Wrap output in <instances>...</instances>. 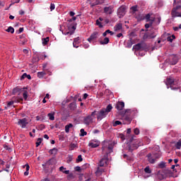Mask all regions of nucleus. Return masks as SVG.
<instances>
[{"instance_id": "48", "label": "nucleus", "mask_w": 181, "mask_h": 181, "mask_svg": "<svg viewBox=\"0 0 181 181\" xmlns=\"http://www.w3.org/2000/svg\"><path fill=\"white\" fill-rule=\"evenodd\" d=\"M27 74H28L24 73V74L21 76V80H25V78H27Z\"/></svg>"}, {"instance_id": "46", "label": "nucleus", "mask_w": 181, "mask_h": 181, "mask_svg": "<svg viewBox=\"0 0 181 181\" xmlns=\"http://www.w3.org/2000/svg\"><path fill=\"white\" fill-rule=\"evenodd\" d=\"M96 25L99 26V28H103V24L100 22V20H96Z\"/></svg>"}, {"instance_id": "52", "label": "nucleus", "mask_w": 181, "mask_h": 181, "mask_svg": "<svg viewBox=\"0 0 181 181\" xmlns=\"http://www.w3.org/2000/svg\"><path fill=\"white\" fill-rule=\"evenodd\" d=\"M87 97H88V94L84 93V94H83V100L87 99Z\"/></svg>"}, {"instance_id": "12", "label": "nucleus", "mask_w": 181, "mask_h": 181, "mask_svg": "<svg viewBox=\"0 0 181 181\" xmlns=\"http://www.w3.org/2000/svg\"><path fill=\"white\" fill-rule=\"evenodd\" d=\"M113 12H114L113 6H109L107 7L104 8V13H106V15H112Z\"/></svg>"}, {"instance_id": "47", "label": "nucleus", "mask_w": 181, "mask_h": 181, "mask_svg": "<svg viewBox=\"0 0 181 181\" xmlns=\"http://www.w3.org/2000/svg\"><path fill=\"white\" fill-rule=\"evenodd\" d=\"M74 175H73V173L68 174L67 179H74Z\"/></svg>"}, {"instance_id": "7", "label": "nucleus", "mask_w": 181, "mask_h": 181, "mask_svg": "<svg viewBox=\"0 0 181 181\" xmlns=\"http://www.w3.org/2000/svg\"><path fill=\"white\" fill-rule=\"evenodd\" d=\"M95 111L93 112L90 115H88L83 119V122L86 125H90L91 122H93V117L95 115Z\"/></svg>"}, {"instance_id": "37", "label": "nucleus", "mask_w": 181, "mask_h": 181, "mask_svg": "<svg viewBox=\"0 0 181 181\" xmlns=\"http://www.w3.org/2000/svg\"><path fill=\"white\" fill-rule=\"evenodd\" d=\"M28 93L27 92V90H23V97L25 101L26 100H28Z\"/></svg>"}, {"instance_id": "29", "label": "nucleus", "mask_w": 181, "mask_h": 181, "mask_svg": "<svg viewBox=\"0 0 181 181\" xmlns=\"http://www.w3.org/2000/svg\"><path fill=\"white\" fill-rule=\"evenodd\" d=\"M24 166L26 169V171L24 173V175L28 176L29 175V169H30V167L29 166V164H25Z\"/></svg>"}, {"instance_id": "51", "label": "nucleus", "mask_w": 181, "mask_h": 181, "mask_svg": "<svg viewBox=\"0 0 181 181\" xmlns=\"http://www.w3.org/2000/svg\"><path fill=\"white\" fill-rule=\"evenodd\" d=\"M177 64V59H175L173 62H171V64L173 66H175V64Z\"/></svg>"}, {"instance_id": "32", "label": "nucleus", "mask_w": 181, "mask_h": 181, "mask_svg": "<svg viewBox=\"0 0 181 181\" xmlns=\"http://www.w3.org/2000/svg\"><path fill=\"white\" fill-rule=\"evenodd\" d=\"M174 39H176V37L175 36V35H172V36L167 37L168 42H170L171 43L172 42H173Z\"/></svg>"}, {"instance_id": "23", "label": "nucleus", "mask_w": 181, "mask_h": 181, "mask_svg": "<svg viewBox=\"0 0 181 181\" xmlns=\"http://www.w3.org/2000/svg\"><path fill=\"white\" fill-rule=\"evenodd\" d=\"M122 29V23H117L114 27L115 32H118V30H121Z\"/></svg>"}, {"instance_id": "11", "label": "nucleus", "mask_w": 181, "mask_h": 181, "mask_svg": "<svg viewBox=\"0 0 181 181\" xmlns=\"http://www.w3.org/2000/svg\"><path fill=\"white\" fill-rule=\"evenodd\" d=\"M133 49L136 50V52H138L139 50H145V43H138L135 45H134Z\"/></svg>"}, {"instance_id": "14", "label": "nucleus", "mask_w": 181, "mask_h": 181, "mask_svg": "<svg viewBox=\"0 0 181 181\" xmlns=\"http://www.w3.org/2000/svg\"><path fill=\"white\" fill-rule=\"evenodd\" d=\"M165 84L167 86H170L171 88L173 89V85L175 84V79L173 77L167 78Z\"/></svg>"}, {"instance_id": "64", "label": "nucleus", "mask_w": 181, "mask_h": 181, "mask_svg": "<svg viewBox=\"0 0 181 181\" xmlns=\"http://www.w3.org/2000/svg\"><path fill=\"white\" fill-rule=\"evenodd\" d=\"M122 37V33H119L117 35V37Z\"/></svg>"}, {"instance_id": "1", "label": "nucleus", "mask_w": 181, "mask_h": 181, "mask_svg": "<svg viewBox=\"0 0 181 181\" xmlns=\"http://www.w3.org/2000/svg\"><path fill=\"white\" fill-rule=\"evenodd\" d=\"M138 114V110L136 109H127L124 112L122 119L124 124H131L132 121V117H135Z\"/></svg>"}, {"instance_id": "18", "label": "nucleus", "mask_w": 181, "mask_h": 181, "mask_svg": "<svg viewBox=\"0 0 181 181\" xmlns=\"http://www.w3.org/2000/svg\"><path fill=\"white\" fill-rule=\"evenodd\" d=\"M22 88H19V87H16L13 89V91H12V94L13 95L18 94L19 95V94H21V93H22Z\"/></svg>"}, {"instance_id": "22", "label": "nucleus", "mask_w": 181, "mask_h": 181, "mask_svg": "<svg viewBox=\"0 0 181 181\" xmlns=\"http://www.w3.org/2000/svg\"><path fill=\"white\" fill-rule=\"evenodd\" d=\"M172 15L174 18L179 17L181 18V13L176 12V9H173L172 10Z\"/></svg>"}, {"instance_id": "34", "label": "nucleus", "mask_w": 181, "mask_h": 181, "mask_svg": "<svg viewBox=\"0 0 181 181\" xmlns=\"http://www.w3.org/2000/svg\"><path fill=\"white\" fill-rule=\"evenodd\" d=\"M76 148H77V145L75 144H71L69 145V151H74V149H76Z\"/></svg>"}, {"instance_id": "42", "label": "nucleus", "mask_w": 181, "mask_h": 181, "mask_svg": "<svg viewBox=\"0 0 181 181\" xmlns=\"http://www.w3.org/2000/svg\"><path fill=\"white\" fill-rule=\"evenodd\" d=\"M132 12H136L138 11V6H133L131 7Z\"/></svg>"}, {"instance_id": "60", "label": "nucleus", "mask_w": 181, "mask_h": 181, "mask_svg": "<svg viewBox=\"0 0 181 181\" xmlns=\"http://www.w3.org/2000/svg\"><path fill=\"white\" fill-rule=\"evenodd\" d=\"M98 133H100V130L98 129L93 130V134H98Z\"/></svg>"}, {"instance_id": "38", "label": "nucleus", "mask_w": 181, "mask_h": 181, "mask_svg": "<svg viewBox=\"0 0 181 181\" xmlns=\"http://www.w3.org/2000/svg\"><path fill=\"white\" fill-rule=\"evenodd\" d=\"M6 32H8L10 33H13L15 32V29H13V27H8V29L6 30Z\"/></svg>"}, {"instance_id": "25", "label": "nucleus", "mask_w": 181, "mask_h": 181, "mask_svg": "<svg viewBox=\"0 0 181 181\" xmlns=\"http://www.w3.org/2000/svg\"><path fill=\"white\" fill-rule=\"evenodd\" d=\"M53 158L48 160L45 164H42V166H50V165H53Z\"/></svg>"}, {"instance_id": "41", "label": "nucleus", "mask_w": 181, "mask_h": 181, "mask_svg": "<svg viewBox=\"0 0 181 181\" xmlns=\"http://www.w3.org/2000/svg\"><path fill=\"white\" fill-rule=\"evenodd\" d=\"M80 162H83V157L81 155L78 156V158H76V163H78Z\"/></svg>"}, {"instance_id": "3", "label": "nucleus", "mask_w": 181, "mask_h": 181, "mask_svg": "<svg viewBox=\"0 0 181 181\" xmlns=\"http://www.w3.org/2000/svg\"><path fill=\"white\" fill-rule=\"evenodd\" d=\"M112 110V105L111 104H109L106 108H103L96 113L97 119L101 121V119L105 118V117L108 115L109 112H111Z\"/></svg>"}, {"instance_id": "5", "label": "nucleus", "mask_w": 181, "mask_h": 181, "mask_svg": "<svg viewBox=\"0 0 181 181\" xmlns=\"http://www.w3.org/2000/svg\"><path fill=\"white\" fill-rule=\"evenodd\" d=\"M23 101V98L22 97L19 96H14L12 98V100L7 103V106H6L4 108L5 110H8V108L12 107L15 103H21Z\"/></svg>"}, {"instance_id": "58", "label": "nucleus", "mask_w": 181, "mask_h": 181, "mask_svg": "<svg viewBox=\"0 0 181 181\" xmlns=\"http://www.w3.org/2000/svg\"><path fill=\"white\" fill-rule=\"evenodd\" d=\"M120 138H121V139H122V141H125V136L124 134H122L120 136Z\"/></svg>"}, {"instance_id": "16", "label": "nucleus", "mask_w": 181, "mask_h": 181, "mask_svg": "<svg viewBox=\"0 0 181 181\" xmlns=\"http://www.w3.org/2000/svg\"><path fill=\"white\" fill-rule=\"evenodd\" d=\"M151 13H148L145 16L144 19L146 20V22H151V23H153L155 22V17H151Z\"/></svg>"}, {"instance_id": "10", "label": "nucleus", "mask_w": 181, "mask_h": 181, "mask_svg": "<svg viewBox=\"0 0 181 181\" xmlns=\"http://www.w3.org/2000/svg\"><path fill=\"white\" fill-rule=\"evenodd\" d=\"M108 162V153H107L106 156L100 160L99 166H100V168H103V166H107Z\"/></svg>"}, {"instance_id": "36", "label": "nucleus", "mask_w": 181, "mask_h": 181, "mask_svg": "<svg viewBox=\"0 0 181 181\" xmlns=\"http://www.w3.org/2000/svg\"><path fill=\"white\" fill-rule=\"evenodd\" d=\"M176 149H180L181 148V139L175 144Z\"/></svg>"}, {"instance_id": "6", "label": "nucleus", "mask_w": 181, "mask_h": 181, "mask_svg": "<svg viewBox=\"0 0 181 181\" xmlns=\"http://www.w3.org/2000/svg\"><path fill=\"white\" fill-rule=\"evenodd\" d=\"M29 119L24 117L23 119H18L17 124L21 127V128L25 129L27 128L28 125H29Z\"/></svg>"}, {"instance_id": "56", "label": "nucleus", "mask_w": 181, "mask_h": 181, "mask_svg": "<svg viewBox=\"0 0 181 181\" xmlns=\"http://www.w3.org/2000/svg\"><path fill=\"white\" fill-rule=\"evenodd\" d=\"M69 15H70V16H74V15H76V13L73 11H70Z\"/></svg>"}, {"instance_id": "39", "label": "nucleus", "mask_w": 181, "mask_h": 181, "mask_svg": "<svg viewBox=\"0 0 181 181\" xmlns=\"http://www.w3.org/2000/svg\"><path fill=\"white\" fill-rule=\"evenodd\" d=\"M42 141H43V139H42V138L37 139V142H36L37 147L40 146V144H42Z\"/></svg>"}, {"instance_id": "54", "label": "nucleus", "mask_w": 181, "mask_h": 181, "mask_svg": "<svg viewBox=\"0 0 181 181\" xmlns=\"http://www.w3.org/2000/svg\"><path fill=\"white\" fill-rule=\"evenodd\" d=\"M0 165H5V161H4L2 159L0 158Z\"/></svg>"}, {"instance_id": "33", "label": "nucleus", "mask_w": 181, "mask_h": 181, "mask_svg": "<svg viewBox=\"0 0 181 181\" xmlns=\"http://www.w3.org/2000/svg\"><path fill=\"white\" fill-rule=\"evenodd\" d=\"M144 172L145 173H147V174L152 173V170H151V168H149V166H147L144 168Z\"/></svg>"}, {"instance_id": "57", "label": "nucleus", "mask_w": 181, "mask_h": 181, "mask_svg": "<svg viewBox=\"0 0 181 181\" xmlns=\"http://www.w3.org/2000/svg\"><path fill=\"white\" fill-rule=\"evenodd\" d=\"M19 15H25V11H23V10H21L19 11Z\"/></svg>"}, {"instance_id": "13", "label": "nucleus", "mask_w": 181, "mask_h": 181, "mask_svg": "<svg viewBox=\"0 0 181 181\" xmlns=\"http://www.w3.org/2000/svg\"><path fill=\"white\" fill-rule=\"evenodd\" d=\"M88 146H90V148H98V146H100V141L98 140H92L89 142Z\"/></svg>"}, {"instance_id": "21", "label": "nucleus", "mask_w": 181, "mask_h": 181, "mask_svg": "<svg viewBox=\"0 0 181 181\" xmlns=\"http://www.w3.org/2000/svg\"><path fill=\"white\" fill-rule=\"evenodd\" d=\"M59 172H62V173H64L65 175H69L70 173V170H66V168H64V166H61L59 168Z\"/></svg>"}, {"instance_id": "62", "label": "nucleus", "mask_w": 181, "mask_h": 181, "mask_svg": "<svg viewBox=\"0 0 181 181\" xmlns=\"http://www.w3.org/2000/svg\"><path fill=\"white\" fill-rule=\"evenodd\" d=\"M0 6H2V7L5 6V3L0 1Z\"/></svg>"}, {"instance_id": "55", "label": "nucleus", "mask_w": 181, "mask_h": 181, "mask_svg": "<svg viewBox=\"0 0 181 181\" xmlns=\"http://www.w3.org/2000/svg\"><path fill=\"white\" fill-rule=\"evenodd\" d=\"M76 172H80L81 170V168L79 166L76 167Z\"/></svg>"}, {"instance_id": "35", "label": "nucleus", "mask_w": 181, "mask_h": 181, "mask_svg": "<svg viewBox=\"0 0 181 181\" xmlns=\"http://www.w3.org/2000/svg\"><path fill=\"white\" fill-rule=\"evenodd\" d=\"M48 117L50 121H54V113H49Z\"/></svg>"}, {"instance_id": "27", "label": "nucleus", "mask_w": 181, "mask_h": 181, "mask_svg": "<svg viewBox=\"0 0 181 181\" xmlns=\"http://www.w3.org/2000/svg\"><path fill=\"white\" fill-rule=\"evenodd\" d=\"M49 37H47L45 38H42V42L43 46H46V45H47V43H49Z\"/></svg>"}, {"instance_id": "31", "label": "nucleus", "mask_w": 181, "mask_h": 181, "mask_svg": "<svg viewBox=\"0 0 181 181\" xmlns=\"http://www.w3.org/2000/svg\"><path fill=\"white\" fill-rule=\"evenodd\" d=\"M118 125H122V122L119 120L113 121L112 126L113 127H118Z\"/></svg>"}, {"instance_id": "4", "label": "nucleus", "mask_w": 181, "mask_h": 181, "mask_svg": "<svg viewBox=\"0 0 181 181\" xmlns=\"http://www.w3.org/2000/svg\"><path fill=\"white\" fill-rule=\"evenodd\" d=\"M160 158V154L159 153H148L147 155V160L149 163L153 164L158 159Z\"/></svg>"}, {"instance_id": "45", "label": "nucleus", "mask_w": 181, "mask_h": 181, "mask_svg": "<svg viewBox=\"0 0 181 181\" xmlns=\"http://www.w3.org/2000/svg\"><path fill=\"white\" fill-rule=\"evenodd\" d=\"M134 133L135 135H139L140 131L138 128H136V129H134Z\"/></svg>"}, {"instance_id": "30", "label": "nucleus", "mask_w": 181, "mask_h": 181, "mask_svg": "<svg viewBox=\"0 0 181 181\" xmlns=\"http://www.w3.org/2000/svg\"><path fill=\"white\" fill-rule=\"evenodd\" d=\"M46 76V72L45 71H40L37 73V77L38 78H43Z\"/></svg>"}, {"instance_id": "19", "label": "nucleus", "mask_w": 181, "mask_h": 181, "mask_svg": "<svg viewBox=\"0 0 181 181\" xmlns=\"http://www.w3.org/2000/svg\"><path fill=\"white\" fill-rule=\"evenodd\" d=\"M80 37H77L76 38L74 39V42H73V46L74 47H76V49H77L78 47V46H76V45H78V43H80Z\"/></svg>"}, {"instance_id": "40", "label": "nucleus", "mask_w": 181, "mask_h": 181, "mask_svg": "<svg viewBox=\"0 0 181 181\" xmlns=\"http://www.w3.org/2000/svg\"><path fill=\"white\" fill-rule=\"evenodd\" d=\"M80 132H81V136H86V135H87V133L84 130V129H81Z\"/></svg>"}, {"instance_id": "24", "label": "nucleus", "mask_w": 181, "mask_h": 181, "mask_svg": "<svg viewBox=\"0 0 181 181\" xmlns=\"http://www.w3.org/2000/svg\"><path fill=\"white\" fill-rule=\"evenodd\" d=\"M70 128H73V124L70 123L65 126V132L69 134L70 132Z\"/></svg>"}, {"instance_id": "61", "label": "nucleus", "mask_w": 181, "mask_h": 181, "mask_svg": "<svg viewBox=\"0 0 181 181\" xmlns=\"http://www.w3.org/2000/svg\"><path fill=\"white\" fill-rule=\"evenodd\" d=\"M18 32L19 33H22V32H23V28H20Z\"/></svg>"}, {"instance_id": "15", "label": "nucleus", "mask_w": 181, "mask_h": 181, "mask_svg": "<svg viewBox=\"0 0 181 181\" xmlns=\"http://www.w3.org/2000/svg\"><path fill=\"white\" fill-rule=\"evenodd\" d=\"M124 107H125V103L124 102L118 101L116 104L115 108L118 110V111H122V110H124Z\"/></svg>"}, {"instance_id": "9", "label": "nucleus", "mask_w": 181, "mask_h": 181, "mask_svg": "<svg viewBox=\"0 0 181 181\" xmlns=\"http://www.w3.org/2000/svg\"><path fill=\"white\" fill-rule=\"evenodd\" d=\"M126 11H127V7H125V6H120L117 9V16H119V18H124L126 13Z\"/></svg>"}, {"instance_id": "26", "label": "nucleus", "mask_w": 181, "mask_h": 181, "mask_svg": "<svg viewBox=\"0 0 181 181\" xmlns=\"http://www.w3.org/2000/svg\"><path fill=\"white\" fill-rule=\"evenodd\" d=\"M100 45H108L110 43V38L105 37L103 41L100 42Z\"/></svg>"}, {"instance_id": "53", "label": "nucleus", "mask_w": 181, "mask_h": 181, "mask_svg": "<svg viewBox=\"0 0 181 181\" xmlns=\"http://www.w3.org/2000/svg\"><path fill=\"white\" fill-rule=\"evenodd\" d=\"M5 149H6V151H12V148H11V147H8V146H6Z\"/></svg>"}, {"instance_id": "63", "label": "nucleus", "mask_w": 181, "mask_h": 181, "mask_svg": "<svg viewBox=\"0 0 181 181\" xmlns=\"http://www.w3.org/2000/svg\"><path fill=\"white\" fill-rule=\"evenodd\" d=\"M173 29L175 32H177V30H179V27H174Z\"/></svg>"}, {"instance_id": "8", "label": "nucleus", "mask_w": 181, "mask_h": 181, "mask_svg": "<svg viewBox=\"0 0 181 181\" xmlns=\"http://www.w3.org/2000/svg\"><path fill=\"white\" fill-rule=\"evenodd\" d=\"M100 37V33L98 31H95L93 32L90 37L88 38V42L91 43V42H94V40H97L98 37Z\"/></svg>"}, {"instance_id": "28", "label": "nucleus", "mask_w": 181, "mask_h": 181, "mask_svg": "<svg viewBox=\"0 0 181 181\" xmlns=\"http://www.w3.org/2000/svg\"><path fill=\"white\" fill-rule=\"evenodd\" d=\"M158 166L160 168V169H163L166 168V163H165V161H161L160 163H158Z\"/></svg>"}, {"instance_id": "2", "label": "nucleus", "mask_w": 181, "mask_h": 181, "mask_svg": "<svg viewBox=\"0 0 181 181\" xmlns=\"http://www.w3.org/2000/svg\"><path fill=\"white\" fill-rule=\"evenodd\" d=\"M135 136H132L127 143V151L129 152H133L135 149L139 148V140L134 139Z\"/></svg>"}, {"instance_id": "49", "label": "nucleus", "mask_w": 181, "mask_h": 181, "mask_svg": "<svg viewBox=\"0 0 181 181\" xmlns=\"http://www.w3.org/2000/svg\"><path fill=\"white\" fill-rule=\"evenodd\" d=\"M54 8H55L54 4H51L49 7L50 10L54 11Z\"/></svg>"}, {"instance_id": "17", "label": "nucleus", "mask_w": 181, "mask_h": 181, "mask_svg": "<svg viewBox=\"0 0 181 181\" xmlns=\"http://www.w3.org/2000/svg\"><path fill=\"white\" fill-rule=\"evenodd\" d=\"M71 28L73 29V30H70V27H69V31H62L63 35H70V36H71V35H74V30H76V27L74 25H72Z\"/></svg>"}, {"instance_id": "44", "label": "nucleus", "mask_w": 181, "mask_h": 181, "mask_svg": "<svg viewBox=\"0 0 181 181\" xmlns=\"http://www.w3.org/2000/svg\"><path fill=\"white\" fill-rule=\"evenodd\" d=\"M153 24V23H151V22L149 23L145 24L146 29H149V28H151V26H152Z\"/></svg>"}, {"instance_id": "50", "label": "nucleus", "mask_w": 181, "mask_h": 181, "mask_svg": "<svg viewBox=\"0 0 181 181\" xmlns=\"http://www.w3.org/2000/svg\"><path fill=\"white\" fill-rule=\"evenodd\" d=\"M23 52L24 53V54H28V53H29V49H23Z\"/></svg>"}, {"instance_id": "20", "label": "nucleus", "mask_w": 181, "mask_h": 181, "mask_svg": "<svg viewBox=\"0 0 181 181\" xmlns=\"http://www.w3.org/2000/svg\"><path fill=\"white\" fill-rule=\"evenodd\" d=\"M103 173H104V169L100 168H98V169L95 172L96 176H101L103 175Z\"/></svg>"}, {"instance_id": "59", "label": "nucleus", "mask_w": 181, "mask_h": 181, "mask_svg": "<svg viewBox=\"0 0 181 181\" xmlns=\"http://www.w3.org/2000/svg\"><path fill=\"white\" fill-rule=\"evenodd\" d=\"M39 60L38 57H33V62H39Z\"/></svg>"}, {"instance_id": "43", "label": "nucleus", "mask_w": 181, "mask_h": 181, "mask_svg": "<svg viewBox=\"0 0 181 181\" xmlns=\"http://www.w3.org/2000/svg\"><path fill=\"white\" fill-rule=\"evenodd\" d=\"M6 168L3 169V170H4L5 172H9V170H8V169H9V168H11V164L7 163V164L6 165Z\"/></svg>"}]
</instances>
